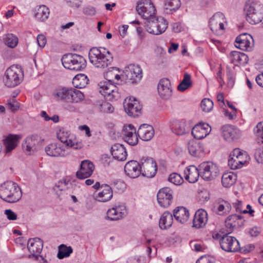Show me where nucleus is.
<instances>
[{
  "label": "nucleus",
  "mask_w": 263,
  "mask_h": 263,
  "mask_svg": "<svg viewBox=\"0 0 263 263\" xmlns=\"http://www.w3.org/2000/svg\"><path fill=\"white\" fill-rule=\"evenodd\" d=\"M199 176H200L199 168H197L194 165H190L184 171L185 179L190 183L196 182Z\"/></svg>",
  "instance_id": "35"
},
{
  "label": "nucleus",
  "mask_w": 263,
  "mask_h": 263,
  "mask_svg": "<svg viewBox=\"0 0 263 263\" xmlns=\"http://www.w3.org/2000/svg\"><path fill=\"white\" fill-rule=\"evenodd\" d=\"M142 77V70L138 65L130 64L125 68L122 79L127 83L134 84L139 82Z\"/></svg>",
  "instance_id": "8"
},
{
  "label": "nucleus",
  "mask_w": 263,
  "mask_h": 263,
  "mask_svg": "<svg viewBox=\"0 0 263 263\" xmlns=\"http://www.w3.org/2000/svg\"><path fill=\"white\" fill-rule=\"evenodd\" d=\"M138 133L133 125L124 126L123 139L127 143L132 146L136 145L138 143Z\"/></svg>",
  "instance_id": "19"
},
{
  "label": "nucleus",
  "mask_w": 263,
  "mask_h": 263,
  "mask_svg": "<svg viewBox=\"0 0 263 263\" xmlns=\"http://www.w3.org/2000/svg\"><path fill=\"white\" fill-rule=\"evenodd\" d=\"M233 206L235 209V211L239 213H247V210H242V203L241 201L239 200H236V202H233Z\"/></svg>",
  "instance_id": "59"
},
{
  "label": "nucleus",
  "mask_w": 263,
  "mask_h": 263,
  "mask_svg": "<svg viewBox=\"0 0 263 263\" xmlns=\"http://www.w3.org/2000/svg\"><path fill=\"white\" fill-rule=\"evenodd\" d=\"M127 209L124 204L121 203L115 205L107 212V217L111 220H118L125 216Z\"/></svg>",
  "instance_id": "20"
},
{
  "label": "nucleus",
  "mask_w": 263,
  "mask_h": 263,
  "mask_svg": "<svg viewBox=\"0 0 263 263\" xmlns=\"http://www.w3.org/2000/svg\"><path fill=\"white\" fill-rule=\"evenodd\" d=\"M127 263H144L141 259V256L131 257L127 260Z\"/></svg>",
  "instance_id": "64"
},
{
  "label": "nucleus",
  "mask_w": 263,
  "mask_h": 263,
  "mask_svg": "<svg viewBox=\"0 0 263 263\" xmlns=\"http://www.w3.org/2000/svg\"><path fill=\"white\" fill-rule=\"evenodd\" d=\"M98 86L100 93L103 96L106 100L112 101L119 98V94L118 88L111 82L107 81H102L98 83Z\"/></svg>",
  "instance_id": "6"
},
{
  "label": "nucleus",
  "mask_w": 263,
  "mask_h": 263,
  "mask_svg": "<svg viewBox=\"0 0 263 263\" xmlns=\"http://www.w3.org/2000/svg\"><path fill=\"white\" fill-rule=\"evenodd\" d=\"M244 10L247 20L250 24H258L263 19V5L260 2L249 0L246 3Z\"/></svg>",
  "instance_id": "3"
},
{
  "label": "nucleus",
  "mask_w": 263,
  "mask_h": 263,
  "mask_svg": "<svg viewBox=\"0 0 263 263\" xmlns=\"http://www.w3.org/2000/svg\"><path fill=\"white\" fill-rule=\"evenodd\" d=\"M62 62L65 68L71 70H82L86 66L85 59L82 56L77 54L64 55L62 59Z\"/></svg>",
  "instance_id": "5"
},
{
  "label": "nucleus",
  "mask_w": 263,
  "mask_h": 263,
  "mask_svg": "<svg viewBox=\"0 0 263 263\" xmlns=\"http://www.w3.org/2000/svg\"><path fill=\"white\" fill-rule=\"evenodd\" d=\"M94 169V165L91 161L84 160L81 162V167L77 172L76 176L80 179H84L92 175Z\"/></svg>",
  "instance_id": "26"
},
{
  "label": "nucleus",
  "mask_w": 263,
  "mask_h": 263,
  "mask_svg": "<svg viewBox=\"0 0 263 263\" xmlns=\"http://www.w3.org/2000/svg\"><path fill=\"white\" fill-rule=\"evenodd\" d=\"M7 107L12 111H16L20 107V103L14 98L10 99L7 103Z\"/></svg>",
  "instance_id": "57"
},
{
  "label": "nucleus",
  "mask_w": 263,
  "mask_h": 263,
  "mask_svg": "<svg viewBox=\"0 0 263 263\" xmlns=\"http://www.w3.org/2000/svg\"><path fill=\"white\" fill-rule=\"evenodd\" d=\"M254 133L258 142L263 143V122L258 123L254 129Z\"/></svg>",
  "instance_id": "52"
},
{
  "label": "nucleus",
  "mask_w": 263,
  "mask_h": 263,
  "mask_svg": "<svg viewBox=\"0 0 263 263\" xmlns=\"http://www.w3.org/2000/svg\"><path fill=\"white\" fill-rule=\"evenodd\" d=\"M112 188L115 192L122 193L125 188V183L121 180L115 181L112 183Z\"/></svg>",
  "instance_id": "56"
},
{
  "label": "nucleus",
  "mask_w": 263,
  "mask_h": 263,
  "mask_svg": "<svg viewBox=\"0 0 263 263\" xmlns=\"http://www.w3.org/2000/svg\"><path fill=\"white\" fill-rule=\"evenodd\" d=\"M239 153H240V149L235 148L230 155V158L228 160V164L232 170H236L242 167L240 164L241 161L238 160L237 157Z\"/></svg>",
  "instance_id": "41"
},
{
  "label": "nucleus",
  "mask_w": 263,
  "mask_h": 263,
  "mask_svg": "<svg viewBox=\"0 0 263 263\" xmlns=\"http://www.w3.org/2000/svg\"><path fill=\"white\" fill-rule=\"evenodd\" d=\"M155 131L153 127L149 124L141 125L138 130L139 137L143 141H148L154 137Z\"/></svg>",
  "instance_id": "30"
},
{
  "label": "nucleus",
  "mask_w": 263,
  "mask_h": 263,
  "mask_svg": "<svg viewBox=\"0 0 263 263\" xmlns=\"http://www.w3.org/2000/svg\"><path fill=\"white\" fill-rule=\"evenodd\" d=\"M238 160L240 162L241 166L242 167L249 160L250 157L248 153L243 150L240 149V153L238 155Z\"/></svg>",
  "instance_id": "55"
},
{
  "label": "nucleus",
  "mask_w": 263,
  "mask_h": 263,
  "mask_svg": "<svg viewBox=\"0 0 263 263\" xmlns=\"http://www.w3.org/2000/svg\"><path fill=\"white\" fill-rule=\"evenodd\" d=\"M221 249L226 252H236L239 250V243L234 237L225 235L220 240Z\"/></svg>",
  "instance_id": "16"
},
{
  "label": "nucleus",
  "mask_w": 263,
  "mask_h": 263,
  "mask_svg": "<svg viewBox=\"0 0 263 263\" xmlns=\"http://www.w3.org/2000/svg\"><path fill=\"white\" fill-rule=\"evenodd\" d=\"M83 12L84 14L89 16L94 15L96 13L95 8L92 6H88L84 8Z\"/></svg>",
  "instance_id": "63"
},
{
  "label": "nucleus",
  "mask_w": 263,
  "mask_h": 263,
  "mask_svg": "<svg viewBox=\"0 0 263 263\" xmlns=\"http://www.w3.org/2000/svg\"><path fill=\"white\" fill-rule=\"evenodd\" d=\"M126 174L130 178H136L141 174L140 162L131 160L127 162L124 166Z\"/></svg>",
  "instance_id": "27"
},
{
  "label": "nucleus",
  "mask_w": 263,
  "mask_h": 263,
  "mask_svg": "<svg viewBox=\"0 0 263 263\" xmlns=\"http://www.w3.org/2000/svg\"><path fill=\"white\" fill-rule=\"evenodd\" d=\"M237 180V176L232 172L224 173L221 178V183L225 187H230L233 185Z\"/></svg>",
  "instance_id": "42"
},
{
  "label": "nucleus",
  "mask_w": 263,
  "mask_h": 263,
  "mask_svg": "<svg viewBox=\"0 0 263 263\" xmlns=\"http://www.w3.org/2000/svg\"><path fill=\"white\" fill-rule=\"evenodd\" d=\"M167 27V22L161 16L154 17L149 20L146 25V30L155 35H159L164 32Z\"/></svg>",
  "instance_id": "9"
},
{
  "label": "nucleus",
  "mask_w": 263,
  "mask_h": 263,
  "mask_svg": "<svg viewBox=\"0 0 263 263\" xmlns=\"http://www.w3.org/2000/svg\"><path fill=\"white\" fill-rule=\"evenodd\" d=\"M141 174L147 177L152 178L155 176L157 171L156 162L152 158H143L140 161Z\"/></svg>",
  "instance_id": "12"
},
{
  "label": "nucleus",
  "mask_w": 263,
  "mask_h": 263,
  "mask_svg": "<svg viewBox=\"0 0 263 263\" xmlns=\"http://www.w3.org/2000/svg\"><path fill=\"white\" fill-rule=\"evenodd\" d=\"M90 62L96 67L105 68L109 65L112 61L111 53L103 47H93L89 52Z\"/></svg>",
  "instance_id": "1"
},
{
  "label": "nucleus",
  "mask_w": 263,
  "mask_h": 263,
  "mask_svg": "<svg viewBox=\"0 0 263 263\" xmlns=\"http://www.w3.org/2000/svg\"><path fill=\"white\" fill-rule=\"evenodd\" d=\"M215 258L210 256H202L196 261V263H214Z\"/></svg>",
  "instance_id": "58"
},
{
  "label": "nucleus",
  "mask_w": 263,
  "mask_h": 263,
  "mask_svg": "<svg viewBox=\"0 0 263 263\" xmlns=\"http://www.w3.org/2000/svg\"><path fill=\"white\" fill-rule=\"evenodd\" d=\"M180 6V0H166L164 4V9L167 13H171L177 10Z\"/></svg>",
  "instance_id": "47"
},
{
  "label": "nucleus",
  "mask_w": 263,
  "mask_h": 263,
  "mask_svg": "<svg viewBox=\"0 0 263 263\" xmlns=\"http://www.w3.org/2000/svg\"><path fill=\"white\" fill-rule=\"evenodd\" d=\"M243 219L241 215L233 214L230 215L226 220V226L228 228H234L241 227L243 223Z\"/></svg>",
  "instance_id": "36"
},
{
  "label": "nucleus",
  "mask_w": 263,
  "mask_h": 263,
  "mask_svg": "<svg viewBox=\"0 0 263 263\" xmlns=\"http://www.w3.org/2000/svg\"><path fill=\"white\" fill-rule=\"evenodd\" d=\"M49 14V8L45 5H42L35 9L34 16L37 20L44 21L48 18Z\"/></svg>",
  "instance_id": "44"
},
{
  "label": "nucleus",
  "mask_w": 263,
  "mask_h": 263,
  "mask_svg": "<svg viewBox=\"0 0 263 263\" xmlns=\"http://www.w3.org/2000/svg\"><path fill=\"white\" fill-rule=\"evenodd\" d=\"M213 102L209 99H204L201 103V108L205 112L210 111L213 108Z\"/></svg>",
  "instance_id": "54"
},
{
  "label": "nucleus",
  "mask_w": 263,
  "mask_h": 263,
  "mask_svg": "<svg viewBox=\"0 0 263 263\" xmlns=\"http://www.w3.org/2000/svg\"><path fill=\"white\" fill-rule=\"evenodd\" d=\"M173 215L175 218L181 223L186 222L189 218V211L184 207L180 206L174 210Z\"/></svg>",
  "instance_id": "37"
},
{
  "label": "nucleus",
  "mask_w": 263,
  "mask_h": 263,
  "mask_svg": "<svg viewBox=\"0 0 263 263\" xmlns=\"http://www.w3.org/2000/svg\"><path fill=\"white\" fill-rule=\"evenodd\" d=\"M69 92L70 88L61 87L55 89L53 95L57 100H65L68 102Z\"/></svg>",
  "instance_id": "43"
},
{
  "label": "nucleus",
  "mask_w": 263,
  "mask_h": 263,
  "mask_svg": "<svg viewBox=\"0 0 263 263\" xmlns=\"http://www.w3.org/2000/svg\"><path fill=\"white\" fill-rule=\"evenodd\" d=\"M58 138L66 146L72 147L76 149H81L83 146L81 141H79L74 136L70 135L68 132H65L64 130H60L58 134Z\"/></svg>",
  "instance_id": "11"
},
{
  "label": "nucleus",
  "mask_w": 263,
  "mask_h": 263,
  "mask_svg": "<svg viewBox=\"0 0 263 263\" xmlns=\"http://www.w3.org/2000/svg\"><path fill=\"white\" fill-rule=\"evenodd\" d=\"M46 154L51 157H64L68 155L66 148L61 143H52L45 147Z\"/></svg>",
  "instance_id": "15"
},
{
  "label": "nucleus",
  "mask_w": 263,
  "mask_h": 263,
  "mask_svg": "<svg viewBox=\"0 0 263 263\" xmlns=\"http://www.w3.org/2000/svg\"><path fill=\"white\" fill-rule=\"evenodd\" d=\"M22 192L17 183L6 181L0 186V198L6 202L14 203L22 198Z\"/></svg>",
  "instance_id": "2"
},
{
  "label": "nucleus",
  "mask_w": 263,
  "mask_h": 263,
  "mask_svg": "<svg viewBox=\"0 0 263 263\" xmlns=\"http://www.w3.org/2000/svg\"><path fill=\"white\" fill-rule=\"evenodd\" d=\"M201 177L206 181L214 179L219 174V169L216 164L211 161L202 162L199 165Z\"/></svg>",
  "instance_id": "10"
},
{
  "label": "nucleus",
  "mask_w": 263,
  "mask_h": 263,
  "mask_svg": "<svg viewBox=\"0 0 263 263\" xmlns=\"http://www.w3.org/2000/svg\"><path fill=\"white\" fill-rule=\"evenodd\" d=\"M119 69L116 67H112L109 69L105 74V77L107 81L114 82L115 80L118 81L120 79Z\"/></svg>",
  "instance_id": "49"
},
{
  "label": "nucleus",
  "mask_w": 263,
  "mask_h": 263,
  "mask_svg": "<svg viewBox=\"0 0 263 263\" xmlns=\"http://www.w3.org/2000/svg\"><path fill=\"white\" fill-rule=\"evenodd\" d=\"M208 220L206 211L202 209L198 210L194 215L193 226L197 229L204 227Z\"/></svg>",
  "instance_id": "29"
},
{
  "label": "nucleus",
  "mask_w": 263,
  "mask_h": 263,
  "mask_svg": "<svg viewBox=\"0 0 263 263\" xmlns=\"http://www.w3.org/2000/svg\"><path fill=\"white\" fill-rule=\"evenodd\" d=\"M87 77L84 74H78L72 80V84L76 88H84L88 82Z\"/></svg>",
  "instance_id": "45"
},
{
  "label": "nucleus",
  "mask_w": 263,
  "mask_h": 263,
  "mask_svg": "<svg viewBox=\"0 0 263 263\" xmlns=\"http://www.w3.org/2000/svg\"><path fill=\"white\" fill-rule=\"evenodd\" d=\"M5 214L7 218L10 220H15L17 219V215L11 209H7L5 210Z\"/></svg>",
  "instance_id": "60"
},
{
  "label": "nucleus",
  "mask_w": 263,
  "mask_h": 263,
  "mask_svg": "<svg viewBox=\"0 0 263 263\" xmlns=\"http://www.w3.org/2000/svg\"><path fill=\"white\" fill-rule=\"evenodd\" d=\"M235 45L242 50H250L253 46V39L249 34H241L236 37Z\"/></svg>",
  "instance_id": "18"
},
{
  "label": "nucleus",
  "mask_w": 263,
  "mask_h": 263,
  "mask_svg": "<svg viewBox=\"0 0 263 263\" xmlns=\"http://www.w3.org/2000/svg\"><path fill=\"white\" fill-rule=\"evenodd\" d=\"M186 121L184 120H175L171 122V128L173 133L182 135L186 132Z\"/></svg>",
  "instance_id": "38"
},
{
  "label": "nucleus",
  "mask_w": 263,
  "mask_h": 263,
  "mask_svg": "<svg viewBox=\"0 0 263 263\" xmlns=\"http://www.w3.org/2000/svg\"><path fill=\"white\" fill-rule=\"evenodd\" d=\"M188 150L192 156L196 157H200L204 154L203 144L194 140H190L188 142Z\"/></svg>",
  "instance_id": "32"
},
{
  "label": "nucleus",
  "mask_w": 263,
  "mask_h": 263,
  "mask_svg": "<svg viewBox=\"0 0 263 263\" xmlns=\"http://www.w3.org/2000/svg\"><path fill=\"white\" fill-rule=\"evenodd\" d=\"M43 243L39 238H30L28 241L27 248L30 253V256L37 258L43 249Z\"/></svg>",
  "instance_id": "24"
},
{
  "label": "nucleus",
  "mask_w": 263,
  "mask_h": 263,
  "mask_svg": "<svg viewBox=\"0 0 263 263\" xmlns=\"http://www.w3.org/2000/svg\"><path fill=\"white\" fill-rule=\"evenodd\" d=\"M73 250L71 247H67L64 245H61L59 247L58 257L59 259H63L70 256L72 253Z\"/></svg>",
  "instance_id": "50"
},
{
  "label": "nucleus",
  "mask_w": 263,
  "mask_h": 263,
  "mask_svg": "<svg viewBox=\"0 0 263 263\" xmlns=\"http://www.w3.org/2000/svg\"><path fill=\"white\" fill-rule=\"evenodd\" d=\"M214 208L220 215L228 214L231 210V205L228 201L222 200L215 203Z\"/></svg>",
  "instance_id": "39"
},
{
  "label": "nucleus",
  "mask_w": 263,
  "mask_h": 263,
  "mask_svg": "<svg viewBox=\"0 0 263 263\" xmlns=\"http://www.w3.org/2000/svg\"><path fill=\"white\" fill-rule=\"evenodd\" d=\"M158 91L160 97L165 100L168 99L172 94L170 81L166 78L162 79L158 84Z\"/></svg>",
  "instance_id": "21"
},
{
  "label": "nucleus",
  "mask_w": 263,
  "mask_h": 263,
  "mask_svg": "<svg viewBox=\"0 0 263 263\" xmlns=\"http://www.w3.org/2000/svg\"><path fill=\"white\" fill-rule=\"evenodd\" d=\"M84 99V95L81 91L76 89L70 88L68 102L79 103L82 101Z\"/></svg>",
  "instance_id": "46"
},
{
  "label": "nucleus",
  "mask_w": 263,
  "mask_h": 263,
  "mask_svg": "<svg viewBox=\"0 0 263 263\" xmlns=\"http://www.w3.org/2000/svg\"><path fill=\"white\" fill-rule=\"evenodd\" d=\"M126 112L131 117H138L141 113L142 106L135 98H126L123 103Z\"/></svg>",
  "instance_id": "14"
},
{
  "label": "nucleus",
  "mask_w": 263,
  "mask_h": 263,
  "mask_svg": "<svg viewBox=\"0 0 263 263\" xmlns=\"http://www.w3.org/2000/svg\"><path fill=\"white\" fill-rule=\"evenodd\" d=\"M69 6L73 8H78L81 4L82 0H65Z\"/></svg>",
  "instance_id": "61"
},
{
  "label": "nucleus",
  "mask_w": 263,
  "mask_h": 263,
  "mask_svg": "<svg viewBox=\"0 0 263 263\" xmlns=\"http://www.w3.org/2000/svg\"><path fill=\"white\" fill-rule=\"evenodd\" d=\"M5 44L9 47L13 48L18 44V38L12 34H9L5 38Z\"/></svg>",
  "instance_id": "51"
},
{
  "label": "nucleus",
  "mask_w": 263,
  "mask_h": 263,
  "mask_svg": "<svg viewBox=\"0 0 263 263\" xmlns=\"http://www.w3.org/2000/svg\"><path fill=\"white\" fill-rule=\"evenodd\" d=\"M168 181L175 185H179L183 182L184 180L180 175L174 173L170 175Z\"/></svg>",
  "instance_id": "53"
},
{
  "label": "nucleus",
  "mask_w": 263,
  "mask_h": 263,
  "mask_svg": "<svg viewBox=\"0 0 263 263\" xmlns=\"http://www.w3.org/2000/svg\"><path fill=\"white\" fill-rule=\"evenodd\" d=\"M136 10L145 20L153 19L156 14L155 7L151 0H140L137 3Z\"/></svg>",
  "instance_id": "7"
},
{
  "label": "nucleus",
  "mask_w": 263,
  "mask_h": 263,
  "mask_svg": "<svg viewBox=\"0 0 263 263\" xmlns=\"http://www.w3.org/2000/svg\"><path fill=\"white\" fill-rule=\"evenodd\" d=\"M95 199L99 202H107L109 201L113 196L112 189L109 185L101 184V190L95 193Z\"/></svg>",
  "instance_id": "23"
},
{
  "label": "nucleus",
  "mask_w": 263,
  "mask_h": 263,
  "mask_svg": "<svg viewBox=\"0 0 263 263\" xmlns=\"http://www.w3.org/2000/svg\"><path fill=\"white\" fill-rule=\"evenodd\" d=\"M222 135L224 139L228 141H232L238 138L240 134L239 129L234 126L226 125L221 128Z\"/></svg>",
  "instance_id": "28"
},
{
  "label": "nucleus",
  "mask_w": 263,
  "mask_h": 263,
  "mask_svg": "<svg viewBox=\"0 0 263 263\" xmlns=\"http://www.w3.org/2000/svg\"><path fill=\"white\" fill-rule=\"evenodd\" d=\"M173 222V215L168 212H165L159 220V227L165 230L171 227Z\"/></svg>",
  "instance_id": "40"
},
{
  "label": "nucleus",
  "mask_w": 263,
  "mask_h": 263,
  "mask_svg": "<svg viewBox=\"0 0 263 263\" xmlns=\"http://www.w3.org/2000/svg\"><path fill=\"white\" fill-rule=\"evenodd\" d=\"M24 78L23 71L18 65H12L5 71L3 81L6 86L14 87L19 85Z\"/></svg>",
  "instance_id": "4"
},
{
  "label": "nucleus",
  "mask_w": 263,
  "mask_h": 263,
  "mask_svg": "<svg viewBox=\"0 0 263 263\" xmlns=\"http://www.w3.org/2000/svg\"><path fill=\"white\" fill-rule=\"evenodd\" d=\"M192 82L191 75L187 73H185L183 79L178 85L177 89L179 91L183 92L192 86Z\"/></svg>",
  "instance_id": "48"
},
{
  "label": "nucleus",
  "mask_w": 263,
  "mask_h": 263,
  "mask_svg": "<svg viewBox=\"0 0 263 263\" xmlns=\"http://www.w3.org/2000/svg\"><path fill=\"white\" fill-rule=\"evenodd\" d=\"M211 131V126L205 123L195 125L192 129V134L197 139H201L207 136Z\"/></svg>",
  "instance_id": "25"
},
{
  "label": "nucleus",
  "mask_w": 263,
  "mask_h": 263,
  "mask_svg": "<svg viewBox=\"0 0 263 263\" xmlns=\"http://www.w3.org/2000/svg\"><path fill=\"white\" fill-rule=\"evenodd\" d=\"M111 153L113 158L118 161H124L126 159L127 152L122 144H114L111 148Z\"/></svg>",
  "instance_id": "34"
},
{
  "label": "nucleus",
  "mask_w": 263,
  "mask_h": 263,
  "mask_svg": "<svg viewBox=\"0 0 263 263\" xmlns=\"http://www.w3.org/2000/svg\"><path fill=\"white\" fill-rule=\"evenodd\" d=\"M36 40L39 46L41 47H44L47 42L45 36L42 34L37 35Z\"/></svg>",
  "instance_id": "62"
},
{
  "label": "nucleus",
  "mask_w": 263,
  "mask_h": 263,
  "mask_svg": "<svg viewBox=\"0 0 263 263\" xmlns=\"http://www.w3.org/2000/svg\"><path fill=\"white\" fill-rule=\"evenodd\" d=\"M21 136L18 135H9L4 140L6 154L10 153L18 145Z\"/></svg>",
  "instance_id": "33"
},
{
  "label": "nucleus",
  "mask_w": 263,
  "mask_h": 263,
  "mask_svg": "<svg viewBox=\"0 0 263 263\" xmlns=\"http://www.w3.org/2000/svg\"><path fill=\"white\" fill-rule=\"evenodd\" d=\"M173 191L165 187L160 189L157 194V200L159 205L163 208L168 207L173 201Z\"/></svg>",
  "instance_id": "17"
},
{
  "label": "nucleus",
  "mask_w": 263,
  "mask_h": 263,
  "mask_svg": "<svg viewBox=\"0 0 263 263\" xmlns=\"http://www.w3.org/2000/svg\"><path fill=\"white\" fill-rule=\"evenodd\" d=\"M224 15L221 12L215 13L210 18L209 25L212 32L219 35L222 33L224 29V23L226 22Z\"/></svg>",
  "instance_id": "13"
},
{
  "label": "nucleus",
  "mask_w": 263,
  "mask_h": 263,
  "mask_svg": "<svg viewBox=\"0 0 263 263\" xmlns=\"http://www.w3.org/2000/svg\"><path fill=\"white\" fill-rule=\"evenodd\" d=\"M229 58L230 62L235 66L245 65L249 61V58L245 53L237 51H231Z\"/></svg>",
  "instance_id": "31"
},
{
  "label": "nucleus",
  "mask_w": 263,
  "mask_h": 263,
  "mask_svg": "<svg viewBox=\"0 0 263 263\" xmlns=\"http://www.w3.org/2000/svg\"><path fill=\"white\" fill-rule=\"evenodd\" d=\"M40 137L37 135H31L26 138L22 146L26 154H33L36 151V144L38 143Z\"/></svg>",
  "instance_id": "22"
}]
</instances>
